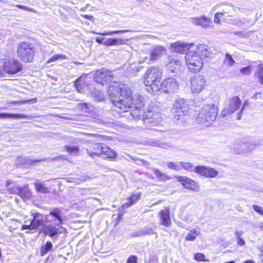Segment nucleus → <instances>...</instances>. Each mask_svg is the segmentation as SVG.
Wrapping results in <instances>:
<instances>
[{
	"label": "nucleus",
	"instance_id": "obj_1",
	"mask_svg": "<svg viewBox=\"0 0 263 263\" xmlns=\"http://www.w3.org/2000/svg\"><path fill=\"white\" fill-rule=\"evenodd\" d=\"M107 92L115 110L119 114L127 112L132 108L140 109L144 106L143 98L139 94L134 95L132 88L124 83L109 85Z\"/></svg>",
	"mask_w": 263,
	"mask_h": 263
},
{
	"label": "nucleus",
	"instance_id": "obj_2",
	"mask_svg": "<svg viewBox=\"0 0 263 263\" xmlns=\"http://www.w3.org/2000/svg\"><path fill=\"white\" fill-rule=\"evenodd\" d=\"M49 215L52 216L58 221V223L54 225L49 224L44 226L43 227L42 231L45 235L50 237H52L62 233L60 229H65L63 227L61 226L64 223V219L62 217L61 211L59 208L52 209L49 212Z\"/></svg>",
	"mask_w": 263,
	"mask_h": 263
},
{
	"label": "nucleus",
	"instance_id": "obj_3",
	"mask_svg": "<svg viewBox=\"0 0 263 263\" xmlns=\"http://www.w3.org/2000/svg\"><path fill=\"white\" fill-rule=\"evenodd\" d=\"M219 109L214 104H208L203 106L197 116V120L202 123L210 125L214 122L218 115Z\"/></svg>",
	"mask_w": 263,
	"mask_h": 263
},
{
	"label": "nucleus",
	"instance_id": "obj_4",
	"mask_svg": "<svg viewBox=\"0 0 263 263\" xmlns=\"http://www.w3.org/2000/svg\"><path fill=\"white\" fill-rule=\"evenodd\" d=\"M175 108L174 119L181 122H186L190 116V105L187 101L183 99L176 101L174 105Z\"/></svg>",
	"mask_w": 263,
	"mask_h": 263
},
{
	"label": "nucleus",
	"instance_id": "obj_5",
	"mask_svg": "<svg viewBox=\"0 0 263 263\" xmlns=\"http://www.w3.org/2000/svg\"><path fill=\"white\" fill-rule=\"evenodd\" d=\"M34 49L32 44L27 42H22L17 46V54L24 62H30L34 57Z\"/></svg>",
	"mask_w": 263,
	"mask_h": 263
},
{
	"label": "nucleus",
	"instance_id": "obj_6",
	"mask_svg": "<svg viewBox=\"0 0 263 263\" xmlns=\"http://www.w3.org/2000/svg\"><path fill=\"white\" fill-rule=\"evenodd\" d=\"M186 64L190 70L193 72L199 71L203 66L202 58L199 54L193 51H188L185 55Z\"/></svg>",
	"mask_w": 263,
	"mask_h": 263
},
{
	"label": "nucleus",
	"instance_id": "obj_7",
	"mask_svg": "<svg viewBox=\"0 0 263 263\" xmlns=\"http://www.w3.org/2000/svg\"><path fill=\"white\" fill-rule=\"evenodd\" d=\"M175 178L186 190L195 192L199 191L198 183L192 178L184 176H176Z\"/></svg>",
	"mask_w": 263,
	"mask_h": 263
},
{
	"label": "nucleus",
	"instance_id": "obj_8",
	"mask_svg": "<svg viewBox=\"0 0 263 263\" xmlns=\"http://www.w3.org/2000/svg\"><path fill=\"white\" fill-rule=\"evenodd\" d=\"M230 104L229 107L222 109L220 116L226 117L237 111L240 107L241 101L238 96H233L230 99Z\"/></svg>",
	"mask_w": 263,
	"mask_h": 263
},
{
	"label": "nucleus",
	"instance_id": "obj_9",
	"mask_svg": "<svg viewBox=\"0 0 263 263\" xmlns=\"http://www.w3.org/2000/svg\"><path fill=\"white\" fill-rule=\"evenodd\" d=\"M194 172L205 178H215L218 175V172L213 167L204 165H197L194 168Z\"/></svg>",
	"mask_w": 263,
	"mask_h": 263
},
{
	"label": "nucleus",
	"instance_id": "obj_10",
	"mask_svg": "<svg viewBox=\"0 0 263 263\" xmlns=\"http://www.w3.org/2000/svg\"><path fill=\"white\" fill-rule=\"evenodd\" d=\"M114 75L112 71L105 68L97 70L94 73V80L95 82H104L111 81Z\"/></svg>",
	"mask_w": 263,
	"mask_h": 263
},
{
	"label": "nucleus",
	"instance_id": "obj_11",
	"mask_svg": "<svg viewBox=\"0 0 263 263\" xmlns=\"http://www.w3.org/2000/svg\"><path fill=\"white\" fill-rule=\"evenodd\" d=\"M22 69L21 64L14 60H10L6 61L4 65V71L10 75L15 74Z\"/></svg>",
	"mask_w": 263,
	"mask_h": 263
},
{
	"label": "nucleus",
	"instance_id": "obj_12",
	"mask_svg": "<svg viewBox=\"0 0 263 263\" xmlns=\"http://www.w3.org/2000/svg\"><path fill=\"white\" fill-rule=\"evenodd\" d=\"M162 77V72L157 67L148 68L144 74L146 82H156L160 81Z\"/></svg>",
	"mask_w": 263,
	"mask_h": 263
},
{
	"label": "nucleus",
	"instance_id": "obj_13",
	"mask_svg": "<svg viewBox=\"0 0 263 263\" xmlns=\"http://www.w3.org/2000/svg\"><path fill=\"white\" fill-rule=\"evenodd\" d=\"M103 144L100 142L91 143L86 148L87 154L92 159L101 157Z\"/></svg>",
	"mask_w": 263,
	"mask_h": 263
},
{
	"label": "nucleus",
	"instance_id": "obj_14",
	"mask_svg": "<svg viewBox=\"0 0 263 263\" xmlns=\"http://www.w3.org/2000/svg\"><path fill=\"white\" fill-rule=\"evenodd\" d=\"M161 225L165 227H170L172 224L171 219V209L170 206H166L158 213Z\"/></svg>",
	"mask_w": 263,
	"mask_h": 263
},
{
	"label": "nucleus",
	"instance_id": "obj_15",
	"mask_svg": "<svg viewBox=\"0 0 263 263\" xmlns=\"http://www.w3.org/2000/svg\"><path fill=\"white\" fill-rule=\"evenodd\" d=\"M197 51L201 57L213 58L216 53L222 54L221 52L217 51L213 48L209 47L207 45L204 44L199 45Z\"/></svg>",
	"mask_w": 263,
	"mask_h": 263
},
{
	"label": "nucleus",
	"instance_id": "obj_16",
	"mask_svg": "<svg viewBox=\"0 0 263 263\" xmlns=\"http://www.w3.org/2000/svg\"><path fill=\"white\" fill-rule=\"evenodd\" d=\"M182 63L175 55H171L168 57L167 63L165 65L167 70L174 73L180 69Z\"/></svg>",
	"mask_w": 263,
	"mask_h": 263
},
{
	"label": "nucleus",
	"instance_id": "obj_17",
	"mask_svg": "<svg viewBox=\"0 0 263 263\" xmlns=\"http://www.w3.org/2000/svg\"><path fill=\"white\" fill-rule=\"evenodd\" d=\"M102 147L101 157H103L105 159L111 161H115L117 159L118 154L115 150L104 143Z\"/></svg>",
	"mask_w": 263,
	"mask_h": 263
},
{
	"label": "nucleus",
	"instance_id": "obj_18",
	"mask_svg": "<svg viewBox=\"0 0 263 263\" xmlns=\"http://www.w3.org/2000/svg\"><path fill=\"white\" fill-rule=\"evenodd\" d=\"M166 50L165 48L161 46H156L151 51L150 58L148 64H152L156 60L159 59L163 55L165 54Z\"/></svg>",
	"mask_w": 263,
	"mask_h": 263
},
{
	"label": "nucleus",
	"instance_id": "obj_19",
	"mask_svg": "<svg viewBox=\"0 0 263 263\" xmlns=\"http://www.w3.org/2000/svg\"><path fill=\"white\" fill-rule=\"evenodd\" d=\"M194 44H187L182 42H175L171 45V49L177 53H183L186 50L190 49Z\"/></svg>",
	"mask_w": 263,
	"mask_h": 263
},
{
	"label": "nucleus",
	"instance_id": "obj_20",
	"mask_svg": "<svg viewBox=\"0 0 263 263\" xmlns=\"http://www.w3.org/2000/svg\"><path fill=\"white\" fill-rule=\"evenodd\" d=\"M32 217L31 219V223L32 226V229L33 230H36L39 227L43 226L44 223V220L43 219V215L38 212H34L31 214Z\"/></svg>",
	"mask_w": 263,
	"mask_h": 263
},
{
	"label": "nucleus",
	"instance_id": "obj_21",
	"mask_svg": "<svg viewBox=\"0 0 263 263\" xmlns=\"http://www.w3.org/2000/svg\"><path fill=\"white\" fill-rule=\"evenodd\" d=\"M141 196V193L140 192L132 194L126 198L128 201L122 204L121 207L122 209H126L133 205L140 200Z\"/></svg>",
	"mask_w": 263,
	"mask_h": 263
},
{
	"label": "nucleus",
	"instance_id": "obj_22",
	"mask_svg": "<svg viewBox=\"0 0 263 263\" xmlns=\"http://www.w3.org/2000/svg\"><path fill=\"white\" fill-rule=\"evenodd\" d=\"M190 20L193 24L201 26L203 28L209 27L211 23V20L205 16H202L200 17L191 18Z\"/></svg>",
	"mask_w": 263,
	"mask_h": 263
},
{
	"label": "nucleus",
	"instance_id": "obj_23",
	"mask_svg": "<svg viewBox=\"0 0 263 263\" xmlns=\"http://www.w3.org/2000/svg\"><path fill=\"white\" fill-rule=\"evenodd\" d=\"M17 195L23 199H29L31 197V192L29 189L28 184H25L22 187H19Z\"/></svg>",
	"mask_w": 263,
	"mask_h": 263
},
{
	"label": "nucleus",
	"instance_id": "obj_24",
	"mask_svg": "<svg viewBox=\"0 0 263 263\" xmlns=\"http://www.w3.org/2000/svg\"><path fill=\"white\" fill-rule=\"evenodd\" d=\"M223 6V8L222 9V11L221 12H224V15L225 14H228L229 16H232L230 15L231 13V11L232 10L235 11V7L233 5H224L223 3L220 4H216L212 9L213 11H215L216 9L219 8L220 7Z\"/></svg>",
	"mask_w": 263,
	"mask_h": 263
},
{
	"label": "nucleus",
	"instance_id": "obj_25",
	"mask_svg": "<svg viewBox=\"0 0 263 263\" xmlns=\"http://www.w3.org/2000/svg\"><path fill=\"white\" fill-rule=\"evenodd\" d=\"M28 119L29 116L24 114L0 113V119Z\"/></svg>",
	"mask_w": 263,
	"mask_h": 263
},
{
	"label": "nucleus",
	"instance_id": "obj_26",
	"mask_svg": "<svg viewBox=\"0 0 263 263\" xmlns=\"http://www.w3.org/2000/svg\"><path fill=\"white\" fill-rule=\"evenodd\" d=\"M103 44L105 46H119L123 44V41L121 39L109 38L106 39Z\"/></svg>",
	"mask_w": 263,
	"mask_h": 263
},
{
	"label": "nucleus",
	"instance_id": "obj_27",
	"mask_svg": "<svg viewBox=\"0 0 263 263\" xmlns=\"http://www.w3.org/2000/svg\"><path fill=\"white\" fill-rule=\"evenodd\" d=\"M200 232L196 229H193L187 233L185 237V240L188 241H193L196 240L197 237L200 235Z\"/></svg>",
	"mask_w": 263,
	"mask_h": 263
},
{
	"label": "nucleus",
	"instance_id": "obj_28",
	"mask_svg": "<svg viewBox=\"0 0 263 263\" xmlns=\"http://www.w3.org/2000/svg\"><path fill=\"white\" fill-rule=\"evenodd\" d=\"M153 172L155 176L160 181H165L166 180H169L172 179V177L171 176L166 175V174L163 173L158 169H154L153 170Z\"/></svg>",
	"mask_w": 263,
	"mask_h": 263
},
{
	"label": "nucleus",
	"instance_id": "obj_29",
	"mask_svg": "<svg viewBox=\"0 0 263 263\" xmlns=\"http://www.w3.org/2000/svg\"><path fill=\"white\" fill-rule=\"evenodd\" d=\"M7 191L8 193L17 195L18 194L19 187L16 184H12L7 181L6 183Z\"/></svg>",
	"mask_w": 263,
	"mask_h": 263
},
{
	"label": "nucleus",
	"instance_id": "obj_30",
	"mask_svg": "<svg viewBox=\"0 0 263 263\" xmlns=\"http://www.w3.org/2000/svg\"><path fill=\"white\" fill-rule=\"evenodd\" d=\"M37 102V99L36 98H33L29 100H21L18 101H10L7 103V104L10 105H17V104H26L28 103H36Z\"/></svg>",
	"mask_w": 263,
	"mask_h": 263
},
{
	"label": "nucleus",
	"instance_id": "obj_31",
	"mask_svg": "<svg viewBox=\"0 0 263 263\" xmlns=\"http://www.w3.org/2000/svg\"><path fill=\"white\" fill-rule=\"evenodd\" d=\"M52 248V244L51 241H48L46 244L41 247L40 253L42 256L45 255L48 251H51Z\"/></svg>",
	"mask_w": 263,
	"mask_h": 263
},
{
	"label": "nucleus",
	"instance_id": "obj_32",
	"mask_svg": "<svg viewBox=\"0 0 263 263\" xmlns=\"http://www.w3.org/2000/svg\"><path fill=\"white\" fill-rule=\"evenodd\" d=\"M35 189L37 192L47 193L49 191L47 187L44 186V184L40 182H35L34 183Z\"/></svg>",
	"mask_w": 263,
	"mask_h": 263
},
{
	"label": "nucleus",
	"instance_id": "obj_33",
	"mask_svg": "<svg viewBox=\"0 0 263 263\" xmlns=\"http://www.w3.org/2000/svg\"><path fill=\"white\" fill-rule=\"evenodd\" d=\"M128 30H116V31H106L104 32L103 33H100V32H96L95 31H91V32L93 34H100L101 35H112L114 34H119L121 33H125L126 32H128Z\"/></svg>",
	"mask_w": 263,
	"mask_h": 263
},
{
	"label": "nucleus",
	"instance_id": "obj_34",
	"mask_svg": "<svg viewBox=\"0 0 263 263\" xmlns=\"http://www.w3.org/2000/svg\"><path fill=\"white\" fill-rule=\"evenodd\" d=\"M235 63L236 62L232 57L231 55L227 53L223 61V64L229 67H232L234 66Z\"/></svg>",
	"mask_w": 263,
	"mask_h": 263
},
{
	"label": "nucleus",
	"instance_id": "obj_35",
	"mask_svg": "<svg viewBox=\"0 0 263 263\" xmlns=\"http://www.w3.org/2000/svg\"><path fill=\"white\" fill-rule=\"evenodd\" d=\"M194 259L198 261L209 262L210 259L206 258L204 254L202 253H196L194 256Z\"/></svg>",
	"mask_w": 263,
	"mask_h": 263
},
{
	"label": "nucleus",
	"instance_id": "obj_36",
	"mask_svg": "<svg viewBox=\"0 0 263 263\" xmlns=\"http://www.w3.org/2000/svg\"><path fill=\"white\" fill-rule=\"evenodd\" d=\"M191 90L193 93H198L200 92L203 88V86L200 83H191Z\"/></svg>",
	"mask_w": 263,
	"mask_h": 263
},
{
	"label": "nucleus",
	"instance_id": "obj_37",
	"mask_svg": "<svg viewBox=\"0 0 263 263\" xmlns=\"http://www.w3.org/2000/svg\"><path fill=\"white\" fill-rule=\"evenodd\" d=\"M32 224L31 223V218L26 219L24 221V224H23L21 227V230H29V231H33L32 229Z\"/></svg>",
	"mask_w": 263,
	"mask_h": 263
},
{
	"label": "nucleus",
	"instance_id": "obj_38",
	"mask_svg": "<svg viewBox=\"0 0 263 263\" xmlns=\"http://www.w3.org/2000/svg\"><path fill=\"white\" fill-rule=\"evenodd\" d=\"M65 149L69 154H74L76 155H78V153H79V148L78 146H70L66 145L65 146Z\"/></svg>",
	"mask_w": 263,
	"mask_h": 263
},
{
	"label": "nucleus",
	"instance_id": "obj_39",
	"mask_svg": "<svg viewBox=\"0 0 263 263\" xmlns=\"http://www.w3.org/2000/svg\"><path fill=\"white\" fill-rule=\"evenodd\" d=\"M180 164L182 168L186 171L192 172L193 170V165L190 162H180Z\"/></svg>",
	"mask_w": 263,
	"mask_h": 263
},
{
	"label": "nucleus",
	"instance_id": "obj_40",
	"mask_svg": "<svg viewBox=\"0 0 263 263\" xmlns=\"http://www.w3.org/2000/svg\"><path fill=\"white\" fill-rule=\"evenodd\" d=\"M253 71V68L251 66L242 67L240 69L241 74L244 76L250 75Z\"/></svg>",
	"mask_w": 263,
	"mask_h": 263
},
{
	"label": "nucleus",
	"instance_id": "obj_41",
	"mask_svg": "<svg viewBox=\"0 0 263 263\" xmlns=\"http://www.w3.org/2000/svg\"><path fill=\"white\" fill-rule=\"evenodd\" d=\"M67 59V57L65 55L60 54H55L53 55L50 59H49L47 61V63H51L52 62L56 61L57 60H59L60 59L65 60Z\"/></svg>",
	"mask_w": 263,
	"mask_h": 263
},
{
	"label": "nucleus",
	"instance_id": "obj_42",
	"mask_svg": "<svg viewBox=\"0 0 263 263\" xmlns=\"http://www.w3.org/2000/svg\"><path fill=\"white\" fill-rule=\"evenodd\" d=\"M78 108L80 111L84 112H89V106L86 103H80L78 105Z\"/></svg>",
	"mask_w": 263,
	"mask_h": 263
},
{
	"label": "nucleus",
	"instance_id": "obj_43",
	"mask_svg": "<svg viewBox=\"0 0 263 263\" xmlns=\"http://www.w3.org/2000/svg\"><path fill=\"white\" fill-rule=\"evenodd\" d=\"M154 115L155 112L152 111H147L146 112H144L143 115V120L145 121L146 120L152 119Z\"/></svg>",
	"mask_w": 263,
	"mask_h": 263
},
{
	"label": "nucleus",
	"instance_id": "obj_44",
	"mask_svg": "<svg viewBox=\"0 0 263 263\" xmlns=\"http://www.w3.org/2000/svg\"><path fill=\"white\" fill-rule=\"evenodd\" d=\"M224 12L216 13L214 15V22L216 24H220L221 17L224 15Z\"/></svg>",
	"mask_w": 263,
	"mask_h": 263
},
{
	"label": "nucleus",
	"instance_id": "obj_45",
	"mask_svg": "<svg viewBox=\"0 0 263 263\" xmlns=\"http://www.w3.org/2000/svg\"><path fill=\"white\" fill-rule=\"evenodd\" d=\"M137 256L134 255H132L127 258L126 263H137Z\"/></svg>",
	"mask_w": 263,
	"mask_h": 263
},
{
	"label": "nucleus",
	"instance_id": "obj_46",
	"mask_svg": "<svg viewBox=\"0 0 263 263\" xmlns=\"http://www.w3.org/2000/svg\"><path fill=\"white\" fill-rule=\"evenodd\" d=\"M253 208L256 213L263 216V208L261 206L257 204H254Z\"/></svg>",
	"mask_w": 263,
	"mask_h": 263
},
{
	"label": "nucleus",
	"instance_id": "obj_47",
	"mask_svg": "<svg viewBox=\"0 0 263 263\" xmlns=\"http://www.w3.org/2000/svg\"><path fill=\"white\" fill-rule=\"evenodd\" d=\"M240 233H239V232H236V235L237 236V237H238L237 238V244L240 246H243L245 245L246 243V242L245 241L241 238L239 237V236L240 235Z\"/></svg>",
	"mask_w": 263,
	"mask_h": 263
},
{
	"label": "nucleus",
	"instance_id": "obj_48",
	"mask_svg": "<svg viewBox=\"0 0 263 263\" xmlns=\"http://www.w3.org/2000/svg\"><path fill=\"white\" fill-rule=\"evenodd\" d=\"M74 85L79 92H82L83 91V88L85 86L84 83H74Z\"/></svg>",
	"mask_w": 263,
	"mask_h": 263
},
{
	"label": "nucleus",
	"instance_id": "obj_49",
	"mask_svg": "<svg viewBox=\"0 0 263 263\" xmlns=\"http://www.w3.org/2000/svg\"><path fill=\"white\" fill-rule=\"evenodd\" d=\"M149 86L151 87L152 92H156L160 90L157 83H151Z\"/></svg>",
	"mask_w": 263,
	"mask_h": 263
},
{
	"label": "nucleus",
	"instance_id": "obj_50",
	"mask_svg": "<svg viewBox=\"0 0 263 263\" xmlns=\"http://www.w3.org/2000/svg\"><path fill=\"white\" fill-rule=\"evenodd\" d=\"M167 167L172 170H178L179 169L178 166L173 162H168L167 164Z\"/></svg>",
	"mask_w": 263,
	"mask_h": 263
},
{
	"label": "nucleus",
	"instance_id": "obj_51",
	"mask_svg": "<svg viewBox=\"0 0 263 263\" xmlns=\"http://www.w3.org/2000/svg\"><path fill=\"white\" fill-rule=\"evenodd\" d=\"M16 6L17 8L21 9H23V10H24L26 11H30L31 12H35V10L33 9L27 7L25 6H23V5H17Z\"/></svg>",
	"mask_w": 263,
	"mask_h": 263
},
{
	"label": "nucleus",
	"instance_id": "obj_52",
	"mask_svg": "<svg viewBox=\"0 0 263 263\" xmlns=\"http://www.w3.org/2000/svg\"><path fill=\"white\" fill-rule=\"evenodd\" d=\"M147 263H159L158 258L156 256H153L149 258Z\"/></svg>",
	"mask_w": 263,
	"mask_h": 263
},
{
	"label": "nucleus",
	"instance_id": "obj_53",
	"mask_svg": "<svg viewBox=\"0 0 263 263\" xmlns=\"http://www.w3.org/2000/svg\"><path fill=\"white\" fill-rule=\"evenodd\" d=\"M87 74H83L79 78L77 79L74 82L77 83V82H80L81 81H84L85 78L87 77Z\"/></svg>",
	"mask_w": 263,
	"mask_h": 263
},
{
	"label": "nucleus",
	"instance_id": "obj_54",
	"mask_svg": "<svg viewBox=\"0 0 263 263\" xmlns=\"http://www.w3.org/2000/svg\"><path fill=\"white\" fill-rule=\"evenodd\" d=\"M249 104V100H246L245 101L243 104V106H242V107L240 110V111L239 112V116H240V114H242V110L244 109L245 107L248 105Z\"/></svg>",
	"mask_w": 263,
	"mask_h": 263
},
{
	"label": "nucleus",
	"instance_id": "obj_55",
	"mask_svg": "<svg viewBox=\"0 0 263 263\" xmlns=\"http://www.w3.org/2000/svg\"><path fill=\"white\" fill-rule=\"evenodd\" d=\"M258 77L259 79L263 82V69L260 70H258Z\"/></svg>",
	"mask_w": 263,
	"mask_h": 263
},
{
	"label": "nucleus",
	"instance_id": "obj_56",
	"mask_svg": "<svg viewBox=\"0 0 263 263\" xmlns=\"http://www.w3.org/2000/svg\"><path fill=\"white\" fill-rule=\"evenodd\" d=\"M122 215L121 214H118L117 215V217L115 222V225H117L119 223V222H120V221L121 220V219L122 218Z\"/></svg>",
	"mask_w": 263,
	"mask_h": 263
},
{
	"label": "nucleus",
	"instance_id": "obj_57",
	"mask_svg": "<svg viewBox=\"0 0 263 263\" xmlns=\"http://www.w3.org/2000/svg\"><path fill=\"white\" fill-rule=\"evenodd\" d=\"M165 81H171L170 82H177L178 81V80L174 78L168 77L167 78H166Z\"/></svg>",
	"mask_w": 263,
	"mask_h": 263
},
{
	"label": "nucleus",
	"instance_id": "obj_58",
	"mask_svg": "<svg viewBox=\"0 0 263 263\" xmlns=\"http://www.w3.org/2000/svg\"><path fill=\"white\" fill-rule=\"evenodd\" d=\"M82 16L90 21H92L94 19L92 15H82Z\"/></svg>",
	"mask_w": 263,
	"mask_h": 263
},
{
	"label": "nucleus",
	"instance_id": "obj_59",
	"mask_svg": "<svg viewBox=\"0 0 263 263\" xmlns=\"http://www.w3.org/2000/svg\"><path fill=\"white\" fill-rule=\"evenodd\" d=\"M203 80V78L201 76H198L196 78H194V79H192V81H202Z\"/></svg>",
	"mask_w": 263,
	"mask_h": 263
},
{
	"label": "nucleus",
	"instance_id": "obj_60",
	"mask_svg": "<svg viewBox=\"0 0 263 263\" xmlns=\"http://www.w3.org/2000/svg\"><path fill=\"white\" fill-rule=\"evenodd\" d=\"M104 38L102 37H97L96 39V41L99 44H103L104 42Z\"/></svg>",
	"mask_w": 263,
	"mask_h": 263
},
{
	"label": "nucleus",
	"instance_id": "obj_61",
	"mask_svg": "<svg viewBox=\"0 0 263 263\" xmlns=\"http://www.w3.org/2000/svg\"><path fill=\"white\" fill-rule=\"evenodd\" d=\"M145 38L146 39H157V37L154 36V35H149V34H146L145 35Z\"/></svg>",
	"mask_w": 263,
	"mask_h": 263
},
{
	"label": "nucleus",
	"instance_id": "obj_62",
	"mask_svg": "<svg viewBox=\"0 0 263 263\" xmlns=\"http://www.w3.org/2000/svg\"><path fill=\"white\" fill-rule=\"evenodd\" d=\"M147 60H148V58L146 57H144V58H143L142 60H140L139 61V63H142L146 62H147Z\"/></svg>",
	"mask_w": 263,
	"mask_h": 263
},
{
	"label": "nucleus",
	"instance_id": "obj_63",
	"mask_svg": "<svg viewBox=\"0 0 263 263\" xmlns=\"http://www.w3.org/2000/svg\"><path fill=\"white\" fill-rule=\"evenodd\" d=\"M262 69H263V64L262 63H260L258 65V70H262Z\"/></svg>",
	"mask_w": 263,
	"mask_h": 263
},
{
	"label": "nucleus",
	"instance_id": "obj_64",
	"mask_svg": "<svg viewBox=\"0 0 263 263\" xmlns=\"http://www.w3.org/2000/svg\"><path fill=\"white\" fill-rule=\"evenodd\" d=\"M243 263H255L254 261L251 260H247L244 261Z\"/></svg>",
	"mask_w": 263,
	"mask_h": 263
}]
</instances>
